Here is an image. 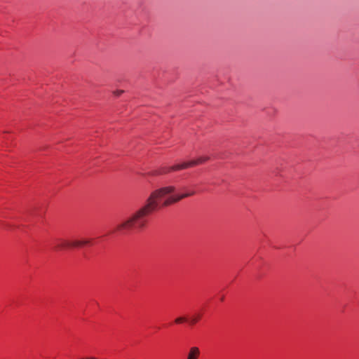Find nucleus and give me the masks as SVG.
<instances>
[{
    "instance_id": "f257e3e1",
    "label": "nucleus",
    "mask_w": 359,
    "mask_h": 359,
    "mask_svg": "<svg viewBox=\"0 0 359 359\" xmlns=\"http://www.w3.org/2000/svg\"><path fill=\"white\" fill-rule=\"evenodd\" d=\"M175 190V187L168 186L152 191L147 198L146 203L130 217L117 224L114 231L123 234L132 229H142L146 226L147 222V217L153 212L161 207L170 205L183 198L195 194V191H191L180 195L170 196Z\"/></svg>"
},
{
    "instance_id": "f03ea898",
    "label": "nucleus",
    "mask_w": 359,
    "mask_h": 359,
    "mask_svg": "<svg viewBox=\"0 0 359 359\" xmlns=\"http://www.w3.org/2000/svg\"><path fill=\"white\" fill-rule=\"evenodd\" d=\"M193 166H194V163H190L189 161L184 162L182 163L176 164V165L170 166L168 168H164L163 170L161 172V173H166V172H171V171H176V170L187 169L188 168L193 167Z\"/></svg>"
},
{
    "instance_id": "7ed1b4c3",
    "label": "nucleus",
    "mask_w": 359,
    "mask_h": 359,
    "mask_svg": "<svg viewBox=\"0 0 359 359\" xmlns=\"http://www.w3.org/2000/svg\"><path fill=\"white\" fill-rule=\"evenodd\" d=\"M200 355V350L196 346H193L189 349L187 359H198Z\"/></svg>"
},
{
    "instance_id": "20e7f679",
    "label": "nucleus",
    "mask_w": 359,
    "mask_h": 359,
    "mask_svg": "<svg viewBox=\"0 0 359 359\" xmlns=\"http://www.w3.org/2000/svg\"><path fill=\"white\" fill-rule=\"evenodd\" d=\"M70 248L69 241L61 240L55 246V250H61L65 249Z\"/></svg>"
},
{
    "instance_id": "39448f33",
    "label": "nucleus",
    "mask_w": 359,
    "mask_h": 359,
    "mask_svg": "<svg viewBox=\"0 0 359 359\" xmlns=\"http://www.w3.org/2000/svg\"><path fill=\"white\" fill-rule=\"evenodd\" d=\"M208 159H209L208 156H201V157H199L198 158H197L196 160L190 161L189 162L190 163H194V166H195V165H197L198 164H201V163H205Z\"/></svg>"
},
{
    "instance_id": "423d86ee",
    "label": "nucleus",
    "mask_w": 359,
    "mask_h": 359,
    "mask_svg": "<svg viewBox=\"0 0 359 359\" xmlns=\"http://www.w3.org/2000/svg\"><path fill=\"white\" fill-rule=\"evenodd\" d=\"M202 315L201 313H196L189 320V323L191 325H194L196 323L198 322V320L201 319Z\"/></svg>"
},
{
    "instance_id": "0eeeda50",
    "label": "nucleus",
    "mask_w": 359,
    "mask_h": 359,
    "mask_svg": "<svg viewBox=\"0 0 359 359\" xmlns=\"http://www.w3.org/2000/svg\"><path fill=\"white\" fill-rule=\"evenodd\" d=\"M70 248L81 247V241H69Z\"/></svg>"
},
{
    "instance_id": "6e6552de",
    "label": "nucleus",
    "mask_w": 359,
    "mask_h": 359,
    "mask_svg": "<svg viewBox=\"0 0 359 359\" xmlns=\"http://www.w3.org/2000/svg\"><path fill=\"white\" fill-rule=\"evenodd\" d=\"M185 321H187V319L184 317H179V318H176L175 320V322L176 323H182Z\"/></svg>"
},
{
    "instance_id": "1a4fd4ad",
    "label": "nucleus",
    "mask_w": 359,
    "mask_h": 359,
    "mask_svg": "<svg viewBox=\"0 0 359 359\" xmlns=\"http://www.w3.org/2000/svg\"><path fill=\"white\" fill-rule=\"evenodd\" d=\"M123 93V90H116L114 92V94L116 95V96H120L122 93Z\"/></svg>"
},
{
    "instance_id": "9d476101",
    "label": "nucleus",
    "mask_w": 359,
    "mask_h": 359,
    "mask_svg": "<svg viewBox=\"0 0 359 359\" xmlns=\"http://www.w3.org/2000/svg\"><path fill=\"white\" fill-rule=\"evenodd\" d=\"M81 246H83L86 245H88L90 243V240H83V241H81Z\"/></svg>"
},
{
    "instance_id": "9b49d317",
    "label": "nucleus",
    "mask_w": 359,
    "mask_h": 359,
    "mask_svg": "<svg viewBox=\"0 0 359 359\" xmlns=\"http://www.w3.org/2000/svg\"><path fill=\"white\" fill-rule=\"evenodd\" d=\"M84 358H83V359H84ZM81 359H83V358H81Z\"/></svg>"
}]
</instances>
